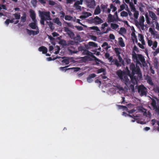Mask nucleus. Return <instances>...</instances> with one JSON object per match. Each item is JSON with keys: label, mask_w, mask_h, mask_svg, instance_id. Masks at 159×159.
Here are the masks:
<instances>
[{"label": "nucleus", "mask_w": 159, "mask_h": 159, "mask_svg": "<svg viewBox=\"0 0 159 159\" xmlns=\"http://www.w3.org/2000/svg\"><path fill=\"white\" fill-rule=\"evenodd\" d=\"M39 16L41 18L40 23L41 24L44 25V21L45 20H51L50 16V13L49 11H39Z\"/></svg>", "instance_id": "1"}, {"label": "nucleus", "mask_w": 159, "mask_h": 159, "mask_svg": "<svg viewBox=\"0 0 159 159\" xmlns=\"http://www.w3.org/2000/svg\"><path fill=\"white\" fill-rule=\"evenodd\" d=\"M117 75L120 79L125 83L126 85L128 86L130 84V81L126 74H125L121 70H119L117 72Z\"/></svg>", "instance_id": "2"}, {"label": "nucleus", "mask_w": 159, "mask_h": 159, "mask_svg": "<svg viewBox=\"0 0 159 159\" xmlns=\"http://www.w3.org/2000/svg\"><path fill=\"white\" fill-rule=\"evenodd\" d=\"M130 68L132 71V75L130 74L129 73V71L127 69V67L126 74L129 75V76L130 78L131 79L132 81H134H134H136L135 78L133 76V75H134L135 72V66L133 64H131L130 65Z\"/></svg>", "instance_id": "3"}, {"label": "nucleus", "mask_w": 159, "mask_h": 159, "mask_svg": "<svg viewBox=\"0 0 159 159\" xmlns=\"http://www.w3.org/2000/svg\"><path fill=\"white\" fill-rule=\"evenodd\" d=\"M129 117V120L132 122L135 121V120H137V122L141 124H143L144 123L142 121H139V120H137L140 119V116L139 114H133V115H127Z\"/></svg>", "instance_id": "4"}, {"label": "nucleus", "mask_w": 159, "mask_h": 159, "mask_svg": "<svg viewBox=\"0 0 159 159\" xmlns=\"http://www.w3.org/2000/svg\"><path fill=\"white\" fill-rule=\"evenodd\" d=\"M133 57L135 61L137 62V64L139 63V61H140L143 63L144 61V59L142 55L139 54H136L134 53L133 54Z\"/></svg>", "instance_id": "5"}, {"label": "nucleus", "mask_w": 159, "mask_h": 159, "mask_svg": "<svg viewBox=\"0 0 159 159\" xmlns=\"http://www.w3.org/2000/svg\"><path fill=\"white\" fill-rule=\"evenodd\" d=\"M138 39L141 42L142 44L139 43H138V44L139 47L142 49H144V45L145 44V42L143 39V36L140 34H138Z\"/></svg>", "instance_id": "6"}, {"label": "nucleus", "mask_w": 159, "mask_h": 159, "mask_svg": "<svg viewBox=\"0 0 159 159\" xmlns=\"http://www.w3.org/2000/svg\"><path fill=\"white\" fill-rule=\"evenodd\" d=\"M138 92L141 96L146 95V94L147 89L143 86H140L139 87Z\"/></svg>", "instance_id": "7"}, {"label": "nucleus", "mask_w": 159, "mask_h": 159, "mask_svg": "<svg viewBox=\"0 0 159 159\" xmlns=\"http://www.w3.org/2000/svg\"><path fill=\"white\" fill-rule=\"evenodd\" d=\"M59 50L60 48L57 46H54V47L52 46L49 47V51L51 52V53H52V52L55 54H57L58 53Z\"/></svg>", "instance_id": "8"}, {"label": "nucleus", "mask_w": 159, "mask_h": 159, "mask_svg": "<svg viewBox=\"0 0 159 159\" xmlns=\"http://www.w3.org/2000/svg\"><path fill=\"white\" fill-rule=\"evenodd\" d=\"M145 21L144 18L143 16H141L139 18V22L137 23V25L139 27V28L143 29L144 27V22Z\"/></svg>", "instance_id": "9"}, {"label": "nucleus", "mask_w": 159, "mask_h": 159, "mask_svg": "<svg viewBox=\"0 0 159 159\" xmlns=\"http://www.w3.org/2000/svg\"><path fill=\"white\" fill-rule=\"evenodd\" d=\"M19 21L18 20H15V19H13L11 20L8 19L5 21L4 24L6 26H8L10 23H14L15 24H16Z\"/></svg>", "instance_id": "10"}, {"label": "nucleus", "mask_w": 159, "mask_h": 159, "mask_svg": "<svg viewBox=\"0 0 159 159\" xmlns=\"http://www.w3.org/2000/svg\"><path fill=\"white\" fill-rule=\"evenodd\" d=\"M36 31L34 30H29L27 29L26 30V32L29 35H35L38 34L39 33L38 29H36Z\"/></svg>", "instance_id": "11"}, {"label": "nucleus", "mask_w": 159, "mask_h": 159, "mask_svg": "<svg viewBox=\"0 0 159 159\" xmlns=\"http://www.w3.org/2000/svg\"><path fill=\"white\" fill-rule=\"evenodd\" d=\"M93 22L96 25H98L103 22V21L98 17L96 16L93 20Z\"/></svg>", "instance_id": "12"}, {"label": "nucleus", "mask_w": 159, "mask_h": 159, "mask_svg": "<svg viewBox=\"0 0 159 159\" xmlns=\"http://www.w3.org/2000/svg\"><path fill=\"white\" fill-rule=\"evenodd\" d=\"M63 60L62 61V62L63 65L68 64L70 62L72 61L71 58H69L67 57L63 58Z\"/></svg>", "instance_id": "13"}, {"label": "nucleus", "mask_w": 159, "mask_h": 159, "mask_svg": "<svg viewBox=\"0 0 159 159\" xmlns=\"http://www.w3.org/2000/svg\"><path fill=\"white\" fill-rule=\"evenodd\" d=\"M139 110V111L144 112L143 114L144 115L150 116V113L149 112V111H147L145 108H143L142 107H141Z\"/></svg>", "instance_id": "14"}, {"label": "nucleus", "mask_w": 159, "mask_h": 159, "mask_svg": "<svg viewBox=\"0 0 159 159\" xmlns=\"http://www.w3.org/2000/svg\"><path fill=\"white\" fill-rule=\"evenodd\" d=\"M91 15V13L85 12L83 13V15L80 16V18L81 19H85Z\"/></svg>", "instance_id": "15"}, {"label": "nucleus", "mask_w": 159, "mask_h": 159, "mask_svg": "<svg viewBox=\"0 0 159 159\" xmlns=\"http://www.w3.org/2000/svg\"><path fill=\"white\" fill-rule=\"evenodd\" d=\"M87 6L90 8H93L95 6V1L93 0H91L87 3Z\"/></svg>", "instance_id": "16"}, {"label": "nucleus", "mask_w": 159, "mask_h": 159, "mask_svg": "<svg viewBox=\"0 0 159 159\" xmlns=\"http://www.w3.org/2000/svg\"><path fill=\"white\" fill-rule=\"evenodd\" d=\"M149 13L150 16L153 20H154L155 21L157 20V17L154 12L152 11H149Z\"/></svg>", "instance_id": "17"}, {"label": "nucleus", "mask_w": 159, "mask_h": 159, "mask_svg": "<svg viewBox=\"0 0 159 159\" xmlns=\"http://www.w3.org/2000/svg\"><path fill=\"white\" fill-rule=\"evenodd\" d=\"M96 75L94 74H92L89 76L87 79V81L89 83H91L93 81L92 79L95 77Z\"/></svg>", "instance_id": "18"}, {"label": "nucleus", "mask_w": 159, "mask_h": 159, "mask_svg": "<svg viewBox=\"0 0 159 159\" xmlns=\"http://www.w3.org/2000/svg\"><path fill=\"white\" fill-rule=\"evenodd\" d=\"M131 38L134 42H135L136 43L138 42L137 37L134 32H133L131 34Z\"/></svg>", "instance_id": "19"}, {"label": "nucleus", "mask_w": 159, "mask_h": 159, "mask_svg": "<svg viewBox=\"0 0 159 159\" xmlns=\"http://www.w3.org/2000/svg\"><path fill=\"white\" fill-rule=\"evenodd\" d=\"M102 47L103 48L106 50H107L109 48H111L110 46L109 45L108 43L106 42L103 43L102 45Z\"/></svg>", "instance_id": "20"}, {"label": "nucleus", "mask_w": 159, "mask_h": 159, "mask_svg": "<svg viewBox=\"0 0 159 159\" xmlns=\"http://www.w3.org/2000/svg\"><path fill=\"white\" fill-rule=\"evenodd\" d=\"M30 16L33 20L34 22H35L36 21L35 20V15L34 11L30 10Z\"/></svg>", "instance_id": "21"}, {"label": "nucleus", "mask_w": 159, "mask_h": 159, "mask_svg": "<svg viewBox=\"0 0 159 159\" xmlns=\"http://www.w3.org/2000/svg\"><path fill=\"white\" fill-rule=\"evenodd\" d=\"M39 50L40 52H42L43 53H45L47 52V49L44 47H40Z\"/></svg>", "instance_id": "22"}, {"label": "nucleus", "mask_w": 159, "mask_h": 159, "mask_svg": "<svg viewBox=\"0 0 159 159\" xmlns=\"http://www.w3.org/2000/svg\"><path fill=\"white\" fill-rule=\"evenodd\" d=\"M119 44L122 47H124L125 46V44L123 42V39L120 37L118 39Z\"/></svg>", "instance_id": "23"}, {"label": "nucleus", "mask_w": 159, "mask_h": 159, "mask_svg": "<svg viewBox=\"0 0 159 159\" xmlns=\"http://www.w3.org/2000/svg\"><path fill=\"white\" fill-rule=\"evenodd\" d=\"M53 21L54 23H56L59 26H61V23L59 20L58 18H56L54 19L53 20Z\"/></svg>", "instance_id": "24"}, {"label": "nucleus", "mask_w": 159, "mask_h": 159, "mask_svg": "<svg viewBox=\"0 0 159 159\" xmlns=\"http://www.w3.org/2000/svg\"><path fill=\"white\" fill-rule=\"evenodd\" d=\"M36 20L35 22H34L33 23H32L30 24L29 25L33 29H38V28L36 25Z\"/></svg>", "instance_id": "25"}, {"label": "nucleus", "mask_w": 159, "mask_h": 159, "mask_svg": "<svg viewBox=\"0 0 159 159\" xmlns=\"http://www.w3.org/2000/svg\"><path fill=\"white\" fill-rule=\"evenodd\" d=\"M107 20L108 22H113L115 20L113 17H112V15L110 14H109L108 15Z\"/></svg>", "instance_id": "26"}, {"label": "nucleus", "mask_w": 159, "mask_h": 159, "mask_svg": "<svg viewBox=\"0 0 159 159\" xmlns=\"http://www.w3.org/2000/svg\"><path fill=\"white\" fill-rule=\"evenodd\" d=\"M119 33L120 34L123 35L126 33V30L124 28H121L119 31Z\"/></svg>", "instance_id": "27"}, {"label": "nucleus", "mask_w": 159, "mask_h": 159, "mask_svg": "<svg viewBox=\"0 0 159 159\" xmlns=\"http://www.w3.org/2000/svg\"><path fill=\"white\" fill-rule=\"evenodd\" d=\"M101 12V10L99 6H98L95 11L94 13L96 15L99 14Z\"/></svg>", "instance_id": "28"}, {"label": "nucleus", "mask_w": 159, "mask_h": 159, "mask_svg": "<svg viewBox=\"0 0 159 159\" xmlns=\"http://www.w3.org/2000/svg\"><path fill=\"white\" fill-rule=\"evenodd\" d=\"M66 31L67 32L68 35L71 37H72L73 36V33L70 31L67 28H65Z\"/></svg>", "instance_id": "29"}, {"label": "nucleus", "mask_w": 159, "mask_h": 159, "mask_svg": "<svg viewBox=\"0 0 159 159\" xmlns=\"http://www.w3.org/2000/svg\"><path fill=\"white\" fill-rule=\"evenodd\" d=\"M89 30H93L96 31H100V30L96 26H94L89 28Z\"/></svg>", "instance_id": "30"}, {"label": "nucleus", "mask_w": 159, "mask_h": 159, "mask_svg": "<svg viewBox=\"0 0 159 159\" xmlns=\"http://www.w3.org/2000/svg\"><path fill=\"white\" fill-rule=\"evenodd\" d=\"M111 27L112 29L115 30L119 26L118 25L116 24L111 23Z\"/></svg>", "instance_id": "31"}, {"label": "nucleus", "mask_w": 159, "mask_h": 159, "mask_svg": "<svg viewBox=\"0 0 159 159\" xmlns=\"http://www.w3.org/2000/svg\"><path fill=\"white\" fill-rule=\"evenodd\" d=\"M89 44L90 46H92L94 47H97L98 44L96 43L92 42H90L89 43Z\"/></svg>", "instance_id": "32"}, {"label": "nucleus", "mask_w": 159, "mask_h": 159, "mask_svg": "<svg viewBox=\"0 0 159 159\" xmlns=\"http://www.w3.org/2000/svg\"><path fill=\"white\" fill-rule=\"evenodd\" d=\"M128 15V13L125 11H122L120 13V16L122 17H126Z\"/></svg>", "instance_id": "33"}, {"label": "nucleus", "mask_w": 159, "mask_h": 159, "mask_svg": "<svg viewBox=\"0 0 159 159\" xmlns=\"http://www.w3.org/2000/svg\"><path fill=\"white\" fill-rule=\"evenodd\" d=\"M129 5L131 7V11H136V9L135 7H134L133 4V3H129Z\"/></svg>", "instance_id": "34"}, {"label": "nucleus", "mask_w": 159, "mask_h": 159, "mask_svg": "<svg viewBox=\"0 0 159 159\" xmlns=\"http://www.w3.org/2000/svg\"><path fill=\"white\" fill-rule=\"evenodd\" d=\"M14 17L16 20H18V19H19L20 18V15L19 13H16L14 14Z\"/></svg>", "instance_id": "35"}, {"label": "nucleus", "mask_w": 159, "mask_h": 159, "mask_svg": "<svg viewBox=\"0 0 159 159\" xmlns=\"http://www.w3.org/2000/svg\"><path fill=\"white\" fill-rule=\"evenodd\" d=\"M157 42L156 41H154L153 42V44L152 45V48L153 49H154L155 48H156L157 47Z\"/></svg>", "instance_id": "36"}, {"label": "nucleus", "mask_w": 159, "mask_h": 159, "mask_svg": "<svg viewBox=\"0 0 159 159\" xmlns=\"http://www.w3.org/2000/svg\"><path fill=\"white\" fill-rule=\"evenodd\" d=\"M127 6L126 4H122L120 6V9L118 10V11H120L125 9V6Z\"/></svg>", "instance_id": "37"}, {"label": "nucleus", "mask_w": 159, "mask_h": 159, "mask_svg": "<svg viewBox=\"0 0 159 159\" xmlns=\"http://www.w3.org/2000/svg\"><path fill=\"white\" fill-rule=\"evenodd\" d=\"M110 9L112 12L115 11L117 9L113 5L111 4L110 6Z\"/></svg>", "instance_id": "38"}, {"label": "nucleus", "mask_w": 159, "mask_h": 159, "mask_svg": "<svg viewBox=\"0 0 159 159\" xmlns=\"http://www.w3.org/2000/svg\"><path fill=\"white\" fill-rule=\"evenodd\" d=\"M105 57L108 58L110 61H111L112 60V58L111 57H110L109 54L107 53H106L105 54Z\"/></svg>", "instance_id": "39"}, {"label": "nucleus", "mask_w": 159, "mask_h": 159, "mask_svg": "<svg viewBox=\"0 0 159 159\" xmlns=\"http://www.w3.org/2000/svg\"><path fill=\"white\" fill-rule=\"evenodd\" d=\"M47 23L51 29H53L54 27L53 26V24L50 21H47Z\"/></svg>", "instance_id": "40"}, {"label": "nucleus", "mask_w": 159, "mask_h": 159, "mask_svg": "<svg viewBox=\"0 0 159 159\" xmlns=\"http://www.w3.org/2000/svg\"><path fill=\"white\" fill-rule=\"evenodd\" d=\"M72 17L70 16L66 15L65 16V19L66 20H72Z\"/></svg>", "instance_id": "41"}, {"label": "nucleus", "mask_w": 159, "mask_h": 159, "mask_svg": "<svg viewBox=\"0 0 159 159\" xmlns=\"http://www.w3.org/2000/svg\"><path fill=\"white\" fill-rule=\"evenodd\" d=\"M145 17L146 20L147 22V23L148 24H150V21L149 20V18H148V15L146 13L145 14Z\"/></svg>", "instance_id": "42"}, {"label": "nucleus", "mask_w": 159, "mask_h": 159, "mask_svg": "<svg viewBox=\"0 0 159 159\" xmlns=\"http://www.w3.org/2000/svg\"><path fill=\"white\" fill-rule=\"evenodd\" d=\"M108 25V24L107 23H105L102 24L101 28L102 29L104 30L105 28L107 27Z\"/></svg>", "instance_id": "43"}, {"label": "nucleus", "mask_w": 159, "mask_h": 159, "mask_svg": "<svg viewBox=\"0 0 159 159\" xmlns=\"http://www.w3.org/2000/svg\"><path fill=\"white\" fill-rule=\"evenodd\" d=\"M26 16V14H23V16L21 17V20L22 22H24L25 21Z\"/></svg>", "instance_id": "44"}, {"label": "nucleus", "mask_w": 159, "mask_h": 159, "mask_svg": "<svg viewBox=\"0 0 159 159\" xmlns=\"http://www.w3.org/2000/svg\"><path fill=\"white\" fill-rule=\"evenodd\" d=\"M134 17L136 18L137 19L138 17V16L139 15V13L138 11H134Z\"/></svg>", "instance_id": "45"}, {"label": "nucleus", "mask_w": 159, "mask_h": 159, "mask_svg": "<svg viewBox=\"0 0 159 159\" xmlns=\"http://www.w3.org/2000/svg\"><path fill=\"white\" fill-rule=\"evenodd\" d=\"M114 50L117 55L119 56L120 54V49L118 48H116L114 49Z\"/></svg>", "instance_id": "46"}, {"label": "nucleus", "mask_w": 159, "mask_h": 159, "mask_svg": "<svg viewBox=\"0 0 159 159\" xmlns=\"http://www.w3.org/2000/svg\"><path fill=\"white\" fill-rule=\"evenodd\" d=\"M90 38L91 40L93 41H96L97 40V38L95 36L93 35H90Z\"/></svg>", "instance_id": "47"}, {"label": "nucleus", "mask_w": 159, "mask_h": 159, "mask_svg": "<svg viewBox=\"0 0 159 159\" xmlns=\"http://www.w3.org/2000/svg\"><path fill=\"white\" fill-rule=\"evenodd\" d=\"M83 0H79L77 1L75 3V5H76L77 4H78V5H82V4Z\"/></svg>", "instance_id": "48"}, {"label": "nucleus", "mask_w": 159, "mask_h": 159, "mask_svg": "<svg viewBox=\"0 0 159 159\" xmlns=\"http://www.w3.org/2000/svg\"><path fill=\"white\" fill-rule=\"evenodd\" d=\"M72 69V70L74 71H78L80 68L78 67H73L71 68H69L67 69V70L69 69Z\"/></svg>", "instance_id": "49"}, {"label": "nucleus", "mask_w": 159, "mask_h": 159, "mask_svg": "<svg viewBox=\"0 0 159 159\" xmlns=\"http://www.w3.org/2000/svg\"><path fill=\"white\" fill-rule=\"evenodd\" d=\"M153 43L151 40L148 39V46L151 47L152 46Z\"/></svg>", "instance_id": "50"}, {"label": "nucleus", "mask_w": 159, "mask_h": 159, "mask_svg": "<svg viewBox=\"0 0 159 159\" xmlns=\"http://www.w3.org/2000/svg\"><path fill=\"white\" fill-rule=\"evenodd\" d=\"M153 55L155 56L156 55L157 53H159V47L157 49L156 51L153 52Z\"/></svg>", "instance_id": "51"}, {"label": "nucleus", "mask_w": 159, "mask_h": 159, "mask_svg": "<svg viewBox=\"0 0 159 159\" xmlns=\"http://www.w3.org/2000/svg\"><path fill=\"white\" fill-rule=\"evenodd\" d=\"M149 31L152 34H155V31L152 28H150L149 29Z\"/></svg>", "instance_id": "52"}, {"label": "nucleus", "mask_w": 159, "mask_h": 159, "mask_svg": "<svg viewBox=\"0 0 159 159\" xmlns=\"http://www.w3.org/2000/svg\"><path fill=\"white\" fill-rule=\"evenodd\" d=\"M74 7L76 8V9L77 10H81V7L78 5V4H77L76 5H75V4L74 5Z\"/></svg>", "instance_id": "53"}, {"label": "nucleus", "mask_w": 159, "mask_h": 159, "mask_svg": "<svg viewBox=\"0 0 159 159\" xmlns=\"http://www.w3.org/2000/svg\"><path fill=\"white\" fill-rule=\"evenodd\" d=\"M109 37L110 39L114 40L115 39V36L113 34H110L109 35Z\"/></svg>", "instance_id": "54"}, {"label": "nucleus", "mask_w": 159, "mask_h": 159, "mask_svg": "<svg viewBox=\"0 0 159 159\" xmlns=\"http://www.w3.org/2000/svg\"><path fill=\"white\" fill-rule=\"evenodd\" d=\"M31 2L34 6H35L37 3V1L36 0H32Z\"/></svg>", "instance_id": "55"}, {"label": "nucleus", "mask_w": 159, "mask_h": 159, "mask_svg": "<svg viewBox=\"0 0 159 159\" xmlns=\"http://www.w3.org/2000/svg\"><path fill=\"white\" fill-rule=\"evenodd\" d=\"M118 58H119V61L123 65H124L123 61L122 60V58L121 57H120V55H119L118 56Z\"/></svg>", "instance_id": "56"}, {"label": "nucleus", "mask_w": 159, "mask_h": 159, "mask_svg": "<svg viewBox=\"0 0 159 159\" xmlns=\"http://www.w3.org/2000/svg\"><path fill=\"white\" fill-rule=\"evenodd\" d=\"M2 9L6 10V9L5 6L3 5H0V11H1Z\"/></svg>", "instance_id": "57"}, {"label": "nucleus", "mask_w": 159, "mask_h": 159, "mask_svg": "<svg viewBox=\"0 0 159 159\" xmlns=\"http://www.w3.org/2000/svg\"><path fill=\"white\" fill-rule=\"evenodd\" d=\"M76 28L79 30H83V28L81 26H76Z\"/></svg>", "instance_id": "58"}, {"label": "nucleus", "mask_w": 159, "mask_h": 159, "mask_svg": "<svg viewBox=\"0 0 159 159\" xmlns=\"http://www.w3.org/2000/svg\"><path fill=\"white\" fill-rule=\"evenodd\" d=\"M95 83H97L98 84V86H100L101 84V81H99L98 80H97L95 81Z\"/></svg>", "instance_id": "59"}, {"label": "nucleus", "mask_w": 159, "mask_h": 159, "mask_svg": "<svg viewBox=\"0 0 159 159\" xmlns=\"http://www.w3.org/2000/svg\"><path fill=\"white\" fill-rule=\"evenodd\" d=\"M148 82L149 84L150 85H152L153 84V83L152 82V80L151 79H149L148 80Z\"/></svg>", "instance_id": "60"}, {"label": "nucleus", "mask_w": 159, "mask_h": 159, "mask_svg": "<svg viewBox=\"0 0 159 159\" xmlns=\"http://www.w3.org/2000/svg\"><path fill=\"white\" fill-rule=\"evenodd\" d=\"M156 29L159 31V24L157 23H156Z\"/></svg>", "instance_id": "61"}, {"label": "nucleus", "mask_w": 159, "mask_h": 159, "mask_svg": "<svg viewBox=\"0 0 159 159\" xmlns=\"http://www.w3.org/2000/svg\"><path fill=\"white\" fill-rule=\"evenodd\" d=\"M113 2H115L116 4H120V2L119 0H115L114 1H113Z\"/></svg>", "instance_id": "62"}, {"label": "nucleus", "mask_w": 159, "mask_h": 159, "mask_svg": "<svg viewBox=\"0 0 159 159\" xmlns=\"http://www.w3.org/2000/svg\"><path fill=\"white\" fill-rule=\"evenodd\" d=\"M87 54L88 55L92 57H93L94 58H95V57H94V56L92 54V53H91L90 52H87Z\"/></svg>", "instance_id": "63"}, {"label": "nucleus", "mask_w": 159, "mask_h": 159, "mask_svg": "<svg viewBox=\"0 0 159 159\" xmlns=\"http://www.w3.org/2000/svg\"><path fill=\"white\" fill-rule=\"evenodd\" d=\"M49 4L50 5H54L55 4V2H54L53 1H50L49 2Z\"/></svg>", "instance_id": "64"}]
</instances>
